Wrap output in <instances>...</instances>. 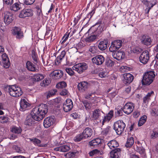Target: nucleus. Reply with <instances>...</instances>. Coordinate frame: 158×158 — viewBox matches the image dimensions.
<instances>
[{
  "instance_id": "40",
  "label": "nucleus",
  "mask_w": 158,
  "mask_h": 158,
  "mask_svg": "<svg viewBox=\"0 0 158 158\" xmlns=\"http://www.w3.org/2000/svg\"><path fill=\"white\" fill-rule=\"evenodd\" d=\"M44 78V76L42 74H37L35 75L33 78V81H40Z\"/></svg>"
},
{
  "instance_id": "33",
  "label": "nucleus",
  "mask_w": 158,
  "mask_h": 158,
  "mask_svg": "<svg viewBox=\"0 0 158 158\" xmlns=\"http://www.w3.org/2000/svg\"><path fill=\"white\" fill-rule=\"evenodd\" d=\"M21 5H23V4L19 2L15 3L10 7V9L11 10L17 11L20 9Z\"/></svg>"
},
{
  "instance_id": "8",
  "label": "nucleus",
  "mask_w": 158,
  "mask_h": 158,
  "mask_svg": "<svg viewBox=\"0 0 158 158\" xmlns=\"http://www.w3.org/2000/svg\"><path fill=\"white\" fill-rule=\"evenodd\" d=\"M122 41L120 40H116L113 41L109 48L111 52H114L118 50L122 46Z\"/></svg>"
},
{
  "instance_id": "48",
  "label": "nucleus",
  "mask_w": 158,
  "mask_h": 158,
  "mask_svg": "<svg viewBox=\"0 0 158 158\" xmlns=\"http://www.w3.org/2000/svg\"><path fill=\"white\" fill-rule=\"evenodd\" d=\"M102 23V21L101 19H99L98 22L95 23V24L90 29V30H92L93 29H94V27L95 26H96L97 25H98V27L97 28V29H99L101 30V27H100V25Z\"/></svg>"
},
{
  "instance_id": "27",
  "label": "nucleus",
  "mask_w": 158,
  "mask_h": 158,
  "mask_svg": "<svg viewBox=\"0 0 158 158\" xmlns=\"http://www.w3.org/2000/svg\"><path fill=\"white\" fill-rule=\"evenodd\" d=\"M112 56L114 58L118 60H120L124 57L125 53L124 52L120 50L116 53L113 54Z\"/></svg>"
},
{
  "instance_id": "31",
  "label": "nucleus",
  "mask_w": 158,
  "mask_h": 158,
  "mask_svg": "<svg viewBox=\"0 0 158 158\" xmlns=\"http://www.w3.org/2000/svg\"><path fill=\"white\" fill-rule=\"evenodd\" d=\"M31 57L34 64L37 65L39 61L38 55L35 50H33L31 51Z\"/></svg>"
},
{
  "instance_id": "58",
  "label": "nucleus",
  "mask_w": 158,
  "mask_h": 158,
  "mask_svg": "<svg viewBox=\"0 0 158 158\" xmlns=\"http://www.w3.org/2000/svg\"><path fill=\"white\" fill-rule=\"evenodd\" d=\"M57 91L56 89H54L52 91H51L48 94L47 96V98H48L49 97H50V95H53L54 94H56V93L57 92Z\"/></svg>"
},
{
  "instance_id": "32",
  "label": "nucleus",
  "mask_w": 158,
  "mask_h": 158,
  "mask_svg": "<svg viewBox=\"0 0 158 158\" xmlns=\"http://www.w3.org/2000/svg\"><path fill=\"white\" fill-rule=\"evenodd\" d=\"M53 75L55 79H60L63 75V72L61 70H56L53 72Z\"/></svg>"
},
{
  "instance_id": "50",
  "label": "nucleus",
  "mask_w": 158,
  "mask_h": 158,
  "mask_svg": "<svg viewBox=\"0 0 158 158\" xmlns=\"http://www.w3.org/2000/svg\"><path fill=\"white\" fill-rule=\"evenodd\" d=\"M123 109H116L115 110L116 116H119L122 115L123 114Z\"/></svg>"
},
{
  "instance_id": "54",
  "label": "nucleus",
  "mask_w": 158,
  "mask_h": 158,
  "mask_svg": "<svg viewBox=\"0 0 158 158\" xmlns=\"http://www.w3.org/2000/svg\"><path fill=\"white\" fill-rule=\"evenodd\" d=\"M4 4L11 6L13 3V0H2Z\"/></svg>"
},
{
  "instance_id": "55",
  "label": "nucleus",
  "mask_w": 158,
  "mask_h": 158,
  "mask_svg": "<svg viewBox=\"0 0 158 158\" xmlns=\"http://www.w3.org/2000/svg\"><path fill=\"white\" fill-rule=\"evenodd\" d=\"M156 4V2H155V3L154 4H152L151 3L148 4L149 6H147L148 8H146L145 9V11L146 12V13L148 14L150 9L153 6H154Z\"/></svg>"
},
{
  "instance_id": "41",
  "label": "nucleus",
  "mask_w": 158,
  "mask_h": 158,
  "mask_svg": "<svg viewBox=\"0 0 158 158\" xmlns=\"http://www.w3.org/2000/svg\"><path fill=\"white\" fill-rule=\"evenodd\" d=\"M147 117L146 116L144 115L142 116L140 119L138 123V126L140 127L143 125L146 122Z\"/></svg>"
},
{
  "instance_id": "39",
  "label": "nucleus",
  "mask_w": 158,
  "mask_h": 158,
  "mask_svg": "<svg viewBox=\"0 0 158 158\" xmlns=\"http://www.w3.org/2000/svg\"><path fill=\"white\" fill-rule=\"evenodd\" d=\"M11 131L13 133L19 134L21 133L22 129L20 127L14 126L12 127Z\"/></svg>"
},
{
  "instance_id": "64",
  "label": "nucleus",
  "mask_w": 158,
  "mask_h": 158,
  "mask_svg": "<svg viewBox=\"0 0 158 158\" xmlns=\"http://www.w3.org/2000/svg\"><path fill=\"white\" fill-rule=\"evenodd\" d=\"M140 112L139 111H135L133 112V116L134 117L137 118L140 115Z\"/></svg>"
},
{
  "instance_id": "15",
  "label": "nucleus",
  "mask_w": 158,
  "mask_h": 158,
  "mask_svg": "<svg viewBox=\"0 0 158 158\" xmlns=\"http://www.w3.org/2000/svg\"><path fill=\"white\" fill-rule=\"evenodd\" d=\"M73 107V102L72 101L69 99H67L66 102L63 104V109L64 111L66 112L71 110Z\"/></svg>"
},
{
  "instance_id": "37",
  "label": "nucleus",
  "mask_w": 158,
  "mask_h": 158,
  "mask_svg": "<svg viewBox=\"0 0 158 158\" xmlns=\"http://www.w3.org/2000/svg\"><path fill=\"white\" fill-rule=\"evenodd\" d=\"M101 111L99 109H96L93 112V118L96 120L101 116Z\"/></svg>"
},
{
  "instance_id": "38",
  "label": "nucleus",
  "mask_w": 158,
  "mask_h": 158,
  "mask_svg": "<svg viewBox=\"0 0 158 158\" xmlns=\"http://www.w3.org/2000/svg\"><path fill=\"white\" fill-rule=\"evenodd\" d=\"M89 154L90 156L92 157L94 156H99V155H102V153L99 150L95 149L90 152Z\"/></svg>"
},
{
  "instance_id": "14",
  "label": "nucleus",
  "mask_w": 158,
  "mask_h": 158,
  "mask_svg": "<svg viewBox=\"0 0 158 158\" xmlns=\"http://www.w3.org/2000/svg\"><path fill=\"white\" fill-rule=\"evenodd\" d=\"M134 108V105L133 103L131 102L127 103L123 107V111L127 114H129L133 111Z\"/></svg>"
},
{
  "instance_id": "18",
  "label": "nucleus",
  "mask_w": 158,
  "mask_h": 158,
  "mask_svg": "<svg viewBox=\"0 0 158 158\" xmlns=\"http://www.w3.org/2000/svg\"><path fill=\"white\" fill-rule=\"evenodd\" d=\"M89 85V84L87 82L83 81L78 84L77 88L80 92H84L87 90Z\"/></svg>"
},
{
  "instance_id": "43",
  "label": "nucleus",
  "mask_w": 158,
  "mask_h": 158,
  "mask_svg": "<svg viewBox=\"0 0 158 158\" xmlns=\"http://www.w3.org/2000/svg\"><path fill=\"white\" fill-rule=\"evenodd\" d=\"M89 50L91 53L94 54L97 53L98 51L97 47L96 46L90 47Z\"/></svg>"
},
{
  "instance_id": "29",
  "label": "nucleus",
  "mask_w": 158,
  "mask_h": 158,
  "mask_svg": "<svg viewBox=\"0 0 158 158\" xmlns=\"http://www.w3.org/2000/svg\"><path fill=\"white\" fill-rule=\"evenodd\" d=\"M70 149V146L67 145H64L55 148L54 149V150L56 151L66 152L69 151Z\"/></svg>"
},
{
  "instance_id": "7",
  "label": "nucleus",
  "mask_w": 158,
  "mask_h": 158,
  "mask_svg": "<svg viewBox=\"0 0 158 158\" xmlns=\"http://www.w3.org/2000/svg\"><path fill=\"white\" fill-rule=\"evenodd\" d=\"M72 68L73 70L79 74H81L88 68L87 64L85 63H79L74 65Z\"/></svg>"
},
{
  "instance_id": "1",
  "label": "nucleus",
  "mask_w": 158,
  "mask_h": 158,
  "mask_svg": "<svg viewBox=\"0 0 158 158\" xmlns=\"http://www.w3.org/2000/svg\"><path fill=\"white\" fill-rule=\"evenodd\" d=\"M48 106L41 104L32 110L31 114L27 116L24 122L27 127L33 126L35 121H40L45 116L48 111Z\"/></svg>"
},
{
  "instance_id": "35",
  "label": "nucleus",
  "mask_w": 158,
  "mask_h": 158,
  "mask_svg": "<svg viewBox=\"0 0 158 158\" xmlns=\"http://www.w3.org/2000/svg\"><path fill=\"white\" fill-rule=\"evenodd\" d=\"M107 144L110 149L117 148L119 145L118 143L115 140H113L110 141Z\"/></svg>"
},
{
  "instance_id": "63",
  "label": "nucleus",
  "mask_w": 158,
  "mask_h": 158,
  "mask_svg": "<svg viewBox=\"0 0 158 158\" xmlns=\"http://www.w3.org/2000/svg\"><path fill=\"white\" fill-rule=\"evenodd\" d=\"M69 36V34L68 35H67L65 37V36H64L62 38V40H63L62 41H60V43L61 44H63L65 41L67 40L68 39V37Z\"/></svg>"
},
{
  "instance_id": "13",
  "label": "nucleus",
  "mask_w": 158,
  "mask_h": 158,
  "mask_svg": "<svg viewBox=\"0 0 158 158\" xmlns=\"http://www.w3.org/2000/svg\"><path fill=\"white\" fill-rule=\"evenodd\" d=\"M149 59V54L148 51H143L139 57L140 61L143 64H146Z\"/></svg>"
},
{
  "instance_id": "23",
  "label": "nucleus",
  "mask_w": 158,
  "mask_h": 158,
  "mask_svg": "<svg viewBox=\"0 0 158 158\" xmlns=\"http://www.w3.org/2000/svg\"><path fill=\"white\" fill-rule=\"evenodd\" d=\"M30 141L33 143L35 145H36L40 147H45L47 146V144L41 143V141L40 139L36 138H33L29 139Z\"/></svg>"
},
{
  "instance_id": "36",
  "label": "nucleus",
  "mask_w": 158,
  "mask_h": 158,
  "mask_svg": "<svg viewBox=\"0 0 158 158\" xmlns=\"http://www.w3.org/2000/svg\"><path fill=\"white\" fill-rule=\"evenodd\" d=\"M130 48L131 53L139 54L142 51V49L138 46L132 47Z\"/></svg>"
},
{
  "instance_id": "11",
  "label": "nucleus",
  "mask_w": 158,
  "mask_h": 158,
  "mask_svg": "<svg viewBox=\"0 0 158 158\" xmlns=\"http://www.w3.org/2000/svg\"><path fill=\"white\" fill-rule=\"evenodd\" d=\"M55 121V117L53 116L47 117L44 120V126L45 128H48L51 125H53Z\"/></svg>"
},
{
  "instance_id": "26",
  "label": "nucleus",
  "mask_w": 158,
  "mask_h": 158,
  "mask_svg": "<svg viewBox=\"0 0 158 158\" xmlns=\"http://www.w3.org/2000/svg\"><path fill=\"white\" fill-rule=\"evenodd\" d=\"M20 110L21 111H24L26 110L27 108L30 106V104L28 103L25 99H21L20 103Z\"/></svg>"
},
{
  "instance_id": "34",
  "label": "nucleus",
  "mask_w": 158,
  "mask_h": 158,
  "mask_svg": "<svg viewBox=\"0 0 158 158\" xmlns=\"http://www.w3.org/2000/svg\"><path fill=\"white\" fill-rule=\"evenodd\" d=\"M134 143V140L133 137H128L125 146L127 148H130L132 146Z\"/></svg>"
},
{
  "instance_id": "51",
  "label": "nucleus",
  "mask_w": 158,
  "mask_h": 158,
  "mask_svg": "<svg viewBox=\"0 0 158 158\" xmlns=\"http://www.w3.org/2000/svg\"><path fill=\"white\" fill-rule=\"evenodd\" d=\"M151 114L152 116H157L158 115V109L156 108H153L151 111Z\"/></svg>"
},
{
  "instance_id": "45",
  "label": "nucleus",
  "mask_w": 158,
  "mask_h": 158,
  "mask_svg": "<svg viewBox=\"0 0 158 158\" xmlns=\"http://www.w3.org/2000/svg\"><path fill=\"white\" fill-rule=\"evenodd\" d=\"M136 151L139 152L140 154L144 155L145 152L144 149L142 147H139L136 146L135 148Z\"/></svg>"
},
{
  "instance_id": "6",
  "label": "nucleus",
  "mask_w": 158,
  "mask_h": 158,
  "mask_svg": "<svg viewBox=\"0 0 158 158\" xmlns=\"http://www.w3.org/2000/svg\"><path fill=\"white\" fill-rule=\"evenodd\" d=\"M106 28L103 27L102 30L99 29L98 28L94 32H92V33L94 34L91 35L90 36L87 37L85 39V41L86 42H92L94 41L95 39H98V37H100L101 36V33L102 31L106 30Z\"/></svg>"
},
{
  "instance_id": "56",
  "label": "nucleus",
  "mask_w": 158,
  "mask_h": 158,
  "mask_svg": "<svg viewBox=\"0 0 158 158\" xmlns=\"http://www.w3.org/2000/svg\"><path fill=\"white\" fill-rule=\"evenodd\" d=\"M36 8L37 9V14L40 15L42 13V11L41 10V5L40 6L37 5L36 6Z\"/></svg>"
},
{
  "instance_id": "52",
  "label": "nucleus",
  "mask_w": 158,
  "mask_h": 158,
  "mask_svg": "<svg viewBox=\"0 0 158 158\" xmlns=\"http://www.w3.org/2000/svg\"><path fill=\"white\" fill-rule=\"evenodd\" d=\"M96 9V8L95 7H94L92 10L91 12H89L87 15V18H89V19H90L93 15L95 13Z\"/></svg>"
},
{
  "instance_id": "61",
  "label": "nucleus",
  "mask_w": 158,
  "mask_h": 158,
  "mask_svg": "<svg viewBox=\"0 0 158 158\" xmlns=\"http://www.w3.org/2000/svg\"><path fill=\"white\" fill-rule=\"evenodd\" d=\"M68 90L66 89H62L61 90V92H60V94L64 96L67 95L68 94Z\"/></svg>"
},
{
  "instance_id": "22",
  "label": "nucleus",
  "mask_w": 158,
  "mask_h": 158,
  "mask_svg": "<svg viewBox=\"0 0 158 158\" xmlns=\"http://www.w3.org/2000/svg\"><path fill=\"white\" fill-rule=\"evenodd\" d=\"M102 140L99 138H96L93 139L89 143V145L90 147H97L101 145Z\"/></svg>"
},
{
  "instance_id": "2",
  "label": "nucleus",
  "mask_w": 158,
  "mask_h": 158,
  "mask_svg": "<svg viewBox=\"0 0 158 158\" xmlns=\"http://www.w3.org/2000/svg\"><path fill=\"white\" fill-rule=\"evenodd\" d=\"M4 90L9 93L10 95L13 97H18L23 94L20 88L16 87L15 85H6L4 86Z\"/></svg>"
},
{
  "instance_id": "59",
  "label": "nucleus",
  "mask_w": 158,
  "mask_h": 158,
  "mask_svg": "<svg viewBox=\"0 0 158 158\" xmlns=\"http://www.w3.org/2000/svg\"><path fill=\"white\" fill-rule=\"evenodd\" d=\"M35 0H25L24 3L26 5H30L33 4Z\"/></svg>"
},
{
  "instance_id": "30",
  "label": "nucleus",
  "mask_w": 158,
  "mask_h": 158,
  "mask_svg": "<svg viewBox=\"0 0 158 158\" xmlns=\"http://www.w3.org/2000/svg\"><path fill=\"white\" fill-rule=\"evenodd\" d=\"M66 53L65 50H63L61 52L60 55L57 57L55 60V63L56 65H58L61 62L62 60L65 56Z\"/></svg>"
},
{
  "instance_id": "28",
  "label": "nucleus",
  "mask_w": 158,
  "mask_h": 158,
  "mask_svg": "<svg viewBox=\"0 0 158 158\" xmlns=\"http://www.w3.org/2000/svg\"><path fill=\"white\" fill-rule=\"evenodd\" d=\"M35 64H34L31 62L27 61L26 64V67L27 70L31 72L36 71Z\"/></svg>"
},
{
  "instance_id": "3",
  "label": "nucleus",
  "mask_w": 158,
  "mask_h": 158,
  "mask_svg": "<svg viewBox=\"0 0 158 158\" xmlns=\"http://www.w3.org/2000/svg\"><path fill=\"white\" fill-rule=\"evenodd\" d=\"M93 134V130L91 128L87 127L83 130L82 133H80L74 138V141L78 142L82 140L90 138Z\"/></svg>"
},
{
  "instance_id": "57",
  "label": "nucleus",
  "mask_w": 158,
  "mask_h": 158,
  "mask_svg": "<svg viewBox=\"0 0 158 158\" xmlns=\"http://www.w3.org/2000/svg\"><path fill=\"white\" fill-rule=\"evenodd\" d=\"M81 18V16H80V15H79L78 16H77L76 17H75L74 18L73 20L74 26H75L77 24L78 21Z\"/></svg>"
},
{
  "instance_id": "4",
  "label": "nucleus",
  "mask_w": 158,
  "mask_h": 158,
  "mask_svg": "<svg viewBox=\"0 0 158 158\" xmlns=\"http://www.w3.org/2000/svg\"><path fill=\"white\" fill-rule=\"evenodd\" d=\"M155 76L153 71H150L146 72L142 80V84L143 85H149L153 82Z\"/></svg>"
},
{
  "instance_id": "62",
  "label": "nucleus",
  "mask_w": 158,
  "mask_h": 158,
  "mask_svg": "<svg viewBox=\"0 0 158 158\" xmlns=\"http://www.w3.org/2000/svg\"><path fill=\"white\" fill-rule=\"evenodd\" d=\"M49 83V81L47 79H45L43 81L42 86L46 87L48 86Z\"/></svg>"
},
{
  "instance_id": "47",
  "label": "nucleus",
  "mask_w": 158,
  "mask_h": 158,
  "mask_svg": "<svg viewBox=\"0 0 158 158\" xmlns=\"http://www.w3.org/2000/svg\"><path fill=\"white\" fill-rule=\"evenodd\" d=\"M9 118L6 116H0V122L2 123H7L9 121Z\"/></svg>"
},
{
  "instance_id": "25",
  "label": "nucleus",
  "mask_w": 158,
  "mask_h": 158,
  "mask_svg": "<svg viewBox=\"0 0 158 158\" xmlns=\"http://www.w3.org/2000/svg\"><path fill=\"white\" fill-rule=\"evenodd\" d=\"M108 43V40L107 39L101 41L98 45V48L102 51L105 50L107 48Z\"/></svg>"
},
{
  "instance_id": "9",
  "label": "nucleus",
  "mask_w": 158,
  "mask_h": 158,
  "mask_svg": "<svg viewBox=\"0 0 158 158\" xmlns=\"http://www.w3.org/2000/svg\"><path fill=\"white\" fill-rule=\"evenodd\" d=\"M134 78V76L132 74L126 73L123 74L122 80L124 84L128 85L132 82Z\"/></svg>"
},
{
  "instance_id": "10",
  "label": "nucleus",
  "mask_w": 158,
  "mask_h": 158,
  "mask_svg": "<svg viewBox=\"0 0 158 158\" xmlns=\"http://www.w3.org/2000/svg\"><path fill=\"white\" fill-rule=\"evenodd\" d=\"M92 60L94 64L99 65L102 64L104 62L105 58L103 56L98 55L93 57Z\"/></svg>"
},
{
  "instance_id": "17",
  "label": "nucleus",
  "mask_w": 158,
  "mask_h": 158,
  "mask_svg": "<svg viewBox=\"0 0 158 158\" xmlns=\"http://www.w3.org/2000/svg\"><path fill=\"white\" fill-rule=\"evenodd\" d=\"M33 15L32 10L28 9L22 10L19 15V17L20 18H24L27 17L31 16Z\"/></svg>"
},
{
  "instance_id": "44",
  "label": "nucleus",
  "mask_w": 158,
  "mask_h": 158,
  "mask_svg": "<svg viewBox=\"0 0 158 158\" xmlns=\"http://www.w3.org/2000/svg\"><path fill=\"white\" fill-rule=\"evenodd\" d=\"M67 86L66 83L64 81L58 83L56 85L57 88L59 89H63L65 88Z\"/></svg>"
},
{
  "instance_id": "60",
  "label": "nucleus",
  "mask_w": 158,
  "mask_h": 158,
  "mask_svg": "<svg viewBox=\"0 0 158 158\" xmlns=\"http://www.w3.org/2000/svg\"><path fill=\"white\" fill-rule=\"evenodd\" d=\"M141 3L146 6H149L148 4L151 3L148 0H140Z\"/></svg>"
},
{
  "instance_id": "42",
  "label": "nucleus",
  "mask_w": 158,
  "mask_h": 158,
  "mask_svg": "<svg viewBox=\"0 0 158 158\" xmlns=\"http://www.w3.org/2000/svg\"><path fill=\"white\" fill-rule=\"evenodd\" d=\"M82 103L86 110H88L90 109L91 106L89 102L87 100H84L82 101Z\"/></svg>"
},
{
  "instance_id": "20",
  "label": "nucleus",
  "mask_w": 158,
  "mask_h": 158,
  "mask_svg": "<svg viewBox=\"0 0 158 158\" xmlns=\"http://www.w3.org/2000/svg\"><path fill=\"white\" fill-rule=\"evenodd\" d=\"M141 40L143 44L147 46L151 45L152 42L150 37L147 35H143Z\"/></svg>"
},
{
  "instance_id": "21",
  "label": "nucleus",
  "mask_w": 158,
  "mask_h": 158,
  "mask_svg": "<svg viewBox=\"0 0 158 158\" xmlns=\"http://www.w3.org/2000/svg\"><path fill=\"white\" fill-rule=\"evenodd\" d=\"M2 63L3 64L4 67L5 68H8L10 66V63L7 55L4 53L2 56Z\"/></svg>"
},
{
  "instance_id": "19",
  "label": "nucleus",
  "mask_w": 158,
  "mask_h": 158,
  "mask_svg": "<svg viewBox=\"0 0 158 158\" xmlns=\"http://www.w3.org/2000/svg\"><path fill=\"white\" fill-rule=\"evenodd\" d=\"M121 154L120 148H115L112 150L110 152V157L113 158H120Z\"/></svg>"
},
{
  "instance_id": "46",
  "label": "nucleus",
  "mask_w": 158,
  "mask_h": 158,
  "mask_svg": "<svg viewBox=\"0 0 158 158\" xmlns=\"http://www.w3.org/2000/svg\"><path fill=\"white\" fill-rule=\"evenodd\" d=\"M73 70V68H66L65 69L66 72L71 76L75 75V73Z\"/></svg>"
},
{
  "instance_id": "53",
  "label": "nucleus",
  "mask_w": 158,
  "mask_h": 158,
  "mask_svg": "<svg viewBox=\"0 0 158 158\" xmlns=\"http://www.w3.org/2000/svg\"><path fill=\"white\" fill-rule=\"evenodd\" d=\"M158 136V132L153 130L152 132L151 133V139H154Z\"/></svg>"
},
{
  "instance_id": "16",
  "label": "nucleus",
  "mask_w": 158,
  "mask_h": 158,
  "mask_svg": "<svg viewBox=\"0 0 158 158\" xmlns=\"http://www.w3.org/2000/svg\"><path fill=\"white\" fill-rule=\"evenodd\" d=\"M14 19L13 14L7 12L4 14V22L6 24L8 25L11 23Z\"/></svg>"
},
{
  "instance_id": "49",
  "label": "nucleus",
  "mask_w": 158,
  "mask_h": 158,
  "mask_svg": "<svg viewBox=\"0 0 158 158\" xmlns=\"http://www.w3.org/2000/svg\"><path fill=\"white\" fill-rule=\"evenodd\" d=\"M106 65L107 66H112L114 65V62L110 59H107L105 61Z\"/></svg>"
},
{
  "instance_id": "12",
  "label": "nucleus",
  "mask_w": 158,
  "mask_h": 158,
  "mask_svg": "<svg viewBox=\"0 0 158 158\" xmlns=\"http://www.w3.org/2000/svg\"><path fill=\"white\" fill-rule=\"evenodd\" d=\"M12 34L18 39H21L24 37L23 33L19 27H15L12 29Z\"/></svg>"
},
{
  "instance_id": "5",
  "label": "nucleus",
  "mask_w": 158,
  "mask_h": 158,
  "mask_svg": "<svg viewBox=\"0 0 158 158\" xmlns=\"http://www.w3.org/2000/svg\"><path fill=\"white\" fill-rule=\"evenodd\" d=\"M125 127L126 124L122 120H118L114 123L113 129L117 135H120L124 131Z\"/></svg>"
},
{
  "instance_id": "24",
  "label": "nucleus",
  "mask_w": 158,
  "mask_h": 158,
  "mask_svg": "<svg viewBox=\"0 0 158 158\" xmlns=\"http://www.w3.org/2000/svg\"><path fill=\"white\" fill-rule=\"evenodd\" d=\"M114 111L113 110H110V112L105 116H104V118L102 122V124L104 125L105 122H108L111 119L113 116Z\"/></svg>"
}]
</instances>
